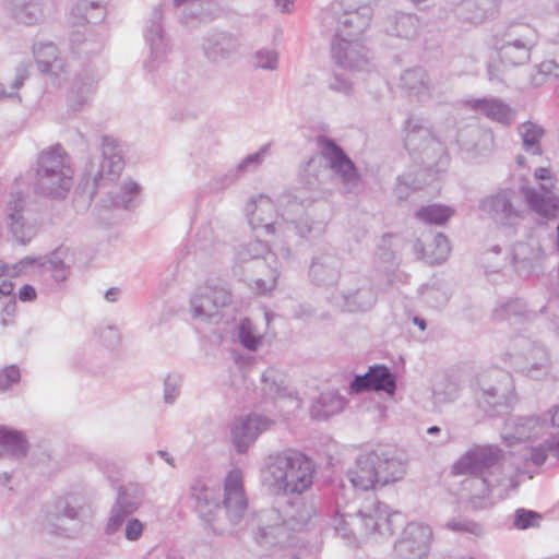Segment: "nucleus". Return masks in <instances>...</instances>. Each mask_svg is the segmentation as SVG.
<instances>
[{
	"label": "nucleus",
	"mask_w": 559,
	"mask_h": 559,
	"mask_svg": "<svg viewBox=\"0 0 559 559\" xmlns=\"http://www.w3.org/2000/svg\"><path fill=\"white\" fill-rule=\"evenodd\" d=\"M454 475H465L462 489L468 492L473 509L480 510L490 504L495 488L504 491L519 485L518 469L509 462L507 454L495 444H475L453 464Z\"/></svg>",
	"instance_id": "obj_1"
},
{
	"label": "nucleus",
	"mask_w": 559,
	"mask_h": 559,
	"mask_svg": "<svg viewBox=\"0 0 559 559\" xmlns=\"http://www.w3.org/2000/svg\"><path fill=\"white\" fill-rule=\"evenodd\" d=\"M189 499L199 518L216 534L233 532L248 510L240 469H233L226 476L222 502L217 491L200 478L191 483Z\"/></svg>",
	"instance_id": "obj_2"
},
{
	"label": "nucleus",
	"mask_w": 559,
	"mask_h": 559,
	"mask_svg": "<svg viewBox=\"0 0 559 559\" xmlns=\"http://www.w3.org/2000/svg\"><path fill=\"white\" fill-rule=\"evenodd\" d=\"M314 472L311 459L299 451L285 449L266 457L263 483L274 495L300 496L311 487Z\"/></svg>",
	"instance_id": "obj_3"
},
{
	"label": "nucleus",
	"mask_w": 559,
	"mask_h": 559,
	"mask_svg": "<svg viewBox=\"0 0 559 559\" xmlns=\"http://www.w3.org/2000/svg\"><path fill=\"white\" fill-rule=\"evenodd\" d=\"M397 512L376 498L367 500L355 514L341 513L332 518L331 525L335 533L349 546H358L364 537L391 536L395 530L394 518Z\"/></svg>",
	"instance_id": "obj_4"
},
{
	"label": "nucleus",
	"mask_w": 559,
	"mask_h": 559,
	"mask_svg": "<svg viewBox=\"0 0 559 559\" xmlns=\"http://www.w3.org/2000/svg\"><path fill=\"white\" fill-rule=\"evenodd\" d=\"M406 474V461L392 449H374L357 455L346 476L360 490H376L399 481Z\"/></svg>",
	"instance_id": "obj_5"
},
{
	"label": "nucleus",
	"mask_w": 559,
	"mask_h": 559,
	"mask_svg": "<svg viewBox=\"0 0 559 559\" xmlns=\"http://www.w3.org/2000/svg\"><path fill=\"white\" fill-rule=\"evenodd\" d=\"M473 391L478 407L489 416L499 414L515 401L512 376L500 368L478 373Z\"/></svg>",
	"instance_id": "obj_6"
},
{
	"label": "nucleus",
	"mask_w": 559,
	"mask_h": 559,
	"mask_svg": "<svg viewBox=\"0 0 559 559\" xmlns=\"http://www.w3.org/2000/svg\"><path fill=\"white\" fill-rule=\"evenodd\" d=\"M36 190L49 197H63L71 187V170L64 150L55 145L43 151L38 157Z\"/></svg>",
	"instance_id": "obj_7"
},
{
	"label": "nucleus",
	"mask_w": 559,
	"mask_h": 559,
	"mask_svg": "<svg viewBox=\"0 0 559 559\" xmlns=\"http://www.w3.org/2000/svg\"><path fill=\"white\" fill-rule=\"evenodd\" d=\"M124 162L119 143L112 136L102 138L100 154L93 155L84 168L86 181L92 180L94 189L115 181L123 170Z\"/></svg>",
	"instance_id": "obj_8"
},
{
	"label": "nucleus",
	"mask_w": 559,
	"mask_h": 559,
	"mask_svg": "<svg viewBox=\"0 0 559 559\" xmlns=\"http://www.w3.org/2000/svg\"><path fill=\"white\" fill-rule=\"evenodd\" d=\"M433 533L429 525L420 522L408 523L394 543L395 559H427Z\"/></svg>",
	"instance_id": "obj_9"
},
{
	"label": "nucleus",
	"mask_w": 559,
	"mask_h": 559,
	"mask_svg": "<svg viewBox=\"0 0 559 559\" xmlns=\"http://www.w3.org/2000/svg\"><path fill=\"white\" fill-rule=\"evenodd\" d=\"M248 223L253 230L263 229L267 235H282L289 217L288 212L280 214L274 202L264 194L252 198L246 205Z\"/></svg>",
	"instance_id": "obj_10"
},
{
	"label": "nucleus",
	"mask_w": 559,
	"mask_h": 559,
	"mask_svg": "<svg viewBox=\"0 0 559 559\" xmlns=\"http://www.w3.org/2000/svg\"><path fill=\"white\" fill-rule=\"evenodd\" d=\"M343 4H333L331 10L325 12L324 21L329 19L335 21V38H359V36L369 27L372 10L370 5L346 7L340 13Z\"/></svg>",
	"instance_id": "obj_11"
},
{
	"label": "nucleus",
	"mask_w": 559,
	"mask_h": 559,
	"mask_svg": "<svg viewBox=\"0 0 559 559\" xmlns=\"http://www.w3.org/2000/svg\"><path fill=\"white\" fill-rule=\"evenodd\" d=\"M230 294L223 287H199L190 300L192 318L201 322L217 323L222 309L230 302Z\"/></svg>",
	"instance_id": "obj_12"
},
{
	"label": "nucleus",
	"mask_w": 559,
	"mask_h": 559,
	"mask_svg": "<svg viewBox=\"0 0 559 559\" xmlns=\"http://www.w3.org/2000/svg\"><path fill=\"white\" fill-rule=\"evenodd\" d=\"M317 141L320 152L331 170L338 177L345 190L347 192L352 191L359 181L355 164L332 139L321 135Z\"/></svg>",
	"instance_id": "obj_13"
},
{
	"label": "nucleus",
	"mask_w": 559,
	"mask_h": 559,
	"mask_svg": "<svg viewBox=\"0 0 559 559\" xmlns=\"http://www.w3.org/2000/svg\"><path fill=\"white\" fill-rule=\"evenodd\" d=\"M163 15L160 7L154 8L144 33L150 47V55L144 61V69L148 73H153L160 68L168 52V44L162 27Z\"/></svg>",
	"instance_id": "obj_14"
},
{
	"label": "nucleus",
	"mask_w": 559,
	"mask_h": 559,
	"mask_svg": "<svg viewBox=\"0 0 559 559\" xmlns=\"http://www.w3.org/2000/svg\"><path fill=\"white\" fill-rule=\"evenodd\" d=\"M258 531L254 535L255 542L269 548L280 545L287 537V525L285 524L284 513L276 508H267L257 513Z\"/></svg>",
	"instance_id": "obj_15"
},
{
	"label": "nucleus",
	"mask_w": 559,
	"mask_h": 559,
	"mask_svg": "<svg viewBox=\"0 0 559 559\" xmlns=\"http://www.w3.org/2000/svg\"><path fill=\"white\" fill-rule=\"evenodd\" d=\"M522 352L515 356V368L532 379H540L549 372L550 356L547 348L531 341H522Z\"/></svg>",
	"instance_id": "obj_16"
},
{
	"label": "nucleus",
	"mask_w": 559,
	"mask_h": 559,
	"mask_svg": "<svg viewBox=\"0 0 559 559\" xmlns=\"http://www.w3.org/2000/svg\"><path fill=\"white\" fill-rule=\"evenodd\" d=\"M343 262L332 248L319 249L311 259L310 280L319 286H333L341 277Z\"/></svg>",
	"instance_id": "obj_17"
},
{
	"label": "nucleus",
	"mask_w": 559,
	"mask_h": 559,
	"mask_svg": "<svg viewBox=\"0 0 559 559\" xmlns=\"http://www.w3.org/2000/svg\"><path fill=\"white\" fill-rule=\"evenodd\" d=\"M497 58H491L487 66V75L490 82L502 83L506 69L527 63L531 52L525 45L519 47L493 44Z\"/></svg>",
	"instance_id": "obj_18"
},
{
	"label": "nucleus",
	"mask_w": 559,
	"mask_h": 559,
	"mask_svg": "<svg viewBox=\"0 0 559 559\" xmlns=\"http://www.w3.org/2000/svg\"><path fill=\"white\" fill-rule=\"evenodd\" d=\"M358 38H335L332 43V56L335 62L349 70H367L369 56Z\"/></svg>",
	"instance_id": "obj_19"
},
{
	"label": "nucleus",
	"mask_w": 559,
	"mask_h": 559,
	"mask_svg": "<svg viewBox=\"0 0 559 559\" xmlns=\"http://www.w3.org/2000/svg\"><path fill=\"white\" fill-rule=\"evenodd\" d=\"M545 258L540 241L531 235L525 241H518L512 247V262L520 276H530Z\"/></svg>",
	"instance_id": "obj_20"
},
{
	"label": "nucleus",
	"mask_w": 559,
	"mask_h": 559,
	"mask_svg": "<svg viewBox=\"0 0 559 559\" xmlns=\"http://www.w3.org/2000/svg\"><path fill=\"white\" fill-rule=\"evenodd\" d=\"M405 132L404 145L411 154L418 153L429 157V151L441 150V143L419 118L409 117L405 121Z\"/></svg>",
	"instance_id": "obj_21"
},
{
	"label": "nucleus",
	"mask_w": 559,
	"mask_h": 559,
	"mask_svg": "<svg viewBox=\"0 0 559 559\" xmlns=\"http://www.w3.org/2000/svg\"><path fill=\"white\" fill-rule=\"evenodd\" d=\"M547 428L546 420L536 416L510 418L506 423L503 439L512 445L516 442L542 438Z\"/></svg>",
	"instance_id": "obj_22"
},
{
	"label": "nucleus",
	"mask_w": 559,
	"mask_h": 559,
	"mask_svg": "<svg viewBox=\"0 0 559 559\" xmlns=\"http://www.w3.org/2000/svg\"><path fill=\"white\" fill-rule=\"evenodd\" d=\"M239 37L226 31H214L203 39V51L213 62L235 58L240 50Z\"/></svg>",
	"instance_id": "obj_23"
},
{
	"label": "nucleus",
	"mask_w": 559,
	"mask_h": 559,
	"mask_svg": "<svg viewBox=\"0 0 559 559\" xmlns=\"http://www.w3.org/2000/svg\"><path fill=\"white\" fill-rule=\"evenodd\" d=\"M350 389L354 392L384 391L386 394L393 395L396 390V379L386 366L374 365L369 367L365 374L356 376L350 382Z\"/></svg>",
	"instance_id": "obj_24"
},
{
	"label": "nucleus",
	"mask_w": 559,
	"mask_h": 559,
	"mask_svg": "<svg viewBox=\"0 0 559 559\" xmlns=\"http://www.w3.org/2000/svg\"><path fill=\"white\" fill-rule=\"evenodd\" d=\"M7 212V226L12 238L20 245H27L36 235V228L24 216V200L20 194H11Z\"/></svg>",
	"instance_id": "obj_25"
},
{
	"label": "nucleus",
	"mask_w": 559,
	"mask_h": 559,
	"mask_svg": "<svg viewBox=\"0 0 559 559\" xmlns=\"http://www.w3.org/2000/svg\"><path fill=\"white\" fill-rule=\"evenodd\" d=\"M272 424V420L258 414H251L239 420L231 430L233 443L237 452L245 453L259 435L267 430Z\"/></svg>",
	"instance_id": "obj_26"
},
{
	"label": "nucleus",
	"mask_w": 559,
	"mask_h": 559,
	"mask_svg": "<svg viewBox=\"0 0 559 559\" xmlns=\"http://www.w3.org/2000/svg\"><path fill=\"white\" fill-rule=\"evenodd\" d=\"M513 191L503 189L487 198L481 203V210L488 214L495 222L501 225H513L520 217L519 211L512 203Z\"/></svg>",
	"instance_id": "obj_27"
},
{
	"label": "nucleus",
	"mask_w": 559,
	"mask_h": 559,
	"mask_svg": "<svg viewBox=\"0 0 559 559\" xmlns=\"http://www.w3.org/2000/svg\"><path fill=\"white\" fill-rule=\"evenodd\" d=\"M466 104L474 111L503 126H510L515 120V110L498 97L473 98L468 99Z\"/></svg>",
	"instance_id": "obj_28"
},
{
	"label": "nucleus",
	"mask_w": 559,
	"mask_h": 559,
	"mask_svg": "<svg viewBox=\"0 0 559 559\" xmlns=\"http://www.w3.org/2000/svg\"><path fill=\"white\" fill-rule=\"evenodd\" d=\"M523 194L528 207L546 219L557 217L559 211V197L551 192L545 183L539 188H523Z\"/></svg>",
	"instance_id": "obj_29"
},
{
	"label": "nucleus",
	"mask_w": 559,
	"mask_h": 559,
	"mask_svg": "<svg viewBox=\"0 0 559 559\" xmlns=\"http://www.w3.org/2000/svg\"><path fill=\"white\" fill-rule=\"evenodd\" d=\"M97 81L96 74L90 70L74 76L67 96L68 107L72 112L84 108L95 92Z\"/></svg>",
	"instance_id": "obj_30"
},
{
	"label": "nucleus",
	"mask_w": 559,
	"mask_h": 559,
	"mask_svg": "<svg viewBox=\"0 0 559 559\" xmlns=\"http://www.w3.org/2000/svg\"><path fill=\"white\" fill-rule=\"evenodd\" d=\"M63 518L71 521L83 522L85 509L82 506H78L73 497L60 498L55 502L53 511L47 513L45 516V527L50 533L59 534V531H63V528L59 526L57 522Z\"/></svg>",
	"instance_id": "obj_31"
},
{
	"label": "nucleus",
	"mask_w": 559,
	"mask_h": 559,
	"mask_svg": "<svg viewBox=\"0 0 559 559\" xmlns=\"http://www.w3.org/2000/svg\"><path fill=\"white\" fill-rule=\"evenodd\" d=\"M423 23L416 14L396 12L384 21V31L388 35L412 40L421 29Z\"/></svg>",
	"instance_id": "obj_32"
},
{
	"label": "nucleus",
	"mask_w": 559,
	"mask_h": 559,
	"mask_svg": "<svg viewBox=\"0 0 559 559\" xmlns=\"http://www.w3.org/2000/svg\"><path fill=\"white\" fill-rule=\"evenodd\" d=\"M538 34L534 27L526 23H513L503 33L496 36L493 44L519 47L525 45L527 50L536 46Z\"/></svg>",
	"instance_id": "obj_33"
},
{
	"label": "nucleus",
	"mask_w": 559,
	"mask_h": 559,
	"mask_svg": "<svg viewBox=\"0 0 559 559\" xmlns=\"http://www.w3.org/2000/svg\"><path fill=\"white\" fill-rule=\"evenodd\" d=\"M317 514L316 506L312 502H306L297 496L294 501L287 503L284 511L285 524L292 530H300L306 526Z\"/></svg>",
	"instance_id": "obj_34"
},
{
	"label": "nucleus",
	"mask_w": 559,
	"mask_h": 559,
	"mask_svg": "<svg viewBox=\"0 0 559 559\" xmlns=\"http://www.w3.org/2000/svg\"><path fill=\"white\" fill-rule=\"evenodd\" d=\"M8 14L19 23L34 25L43 17L39 0H10Z\"/></svg>",
	"instance_id": "obj_35"
},
{
	"label": "nucleus",
	"mask_w": 559,
	"mask_h": 559,
	"mask_svg": "<svg viewBox=\"0 0 559 559\" xmlns=\"http://www.w3.org/2000/svg\"><path fill=\"white\" fill-rule=\"evenodd\" d=\"M401 87L409 95L419 98L430 95V81L425 69L420 67L405 70L401 75Z\"/></svg>",
	"instance_id": "obj_36"
},
{
	"label": "nucleus",
	"mask_w": 559,
	"mask_h": 559,
	"mask_svg": "<svg viewBox=\"0 0 559 559\" xmlns=\"http://www.w3.org/2000/svg\"><path fill=\"white\" fill-rule=\"evenodd\" d=\"M27 453V441L23 433L0 425V457L21 459Z\"/></svg>",
	"instance_id": "obj_37"
},
{
	"label": "nucleus",
	"mask_w": 559,
	"mask_h": 559,
	"mask_svg": "<svg viewBox=\"0 0 559 559\" xmlns=\"http://www.w3.org/2000/svg\"><path fill=\"white\" fill-rule=\"evenodd\" d=\"M345 399L335 391H326L319 395L311 406V416L316 419H326L343 411Z\"/></svg>",
	"instance_id": "obj_38"
},
{
	"label": "nucleus",
	"mask_w": 559,
	"mask_h": 559,
	"mask_svg": "<svg viewBox=\"0 0 559 559\" xmlns=\"http://www.w3.org/2000/svg\"><path fill=\"white\" fill-rule=\"evenodd\" d=\"M145 489L136 483H128L118 488L115 506L129 514L134 513L143 503Z\"/></svg>",
	"instance_id": "obj_39"
},
{
	"label": "nucleus",
	"mask_w": 559,
	"mask_h": 559,
	"mask_svg": "<svg viewBox=\"0 0 559 559\" xmlns=\"http://www.w3.org/2000/svg\"><path fill=\"white\" fill-rule=\"evenodd\" d=\"M428 173L426 169L407 170L396 178L394 194L399 200L407 199L413 192L426 185Z\"/></svg>",
	"instance_id": "obj_40"
},
{
	"label": "nucleus",
	"mask_w": 559,
	"mask_h": 559,
	"mask_svg": "<svg viewBox=\"0 0 559 559\" xmlns=\"http://www.w3.org/2000/svg\"><path fill=\"white\" fill-rule=\"evenodd\" d=\"M69 255V248L59 247L48 257L43 258L40 267H43L45 271L51 272L52 277L57 282H62L67 280L70 273V264L68 262Z\"/></svg>",
	"instance_id": "obj_41"
},
{
	"label": "nucleus",
	"mask_w": 559,
	"mask_h": 559,
	"mask_svg": "<svg viewBox=\"0 0 559 559\" xmlns=\"http://www.w3.org/2000/svg\"><path fill=\"white\" fill-rule=\"evenodd\" d=\"M456 5L457 13L464 19L481 22L495 7V0H451Z\"/></svg>",
	"instance_id": "obj_42"
},
{
	"label": "nucleus",
	"mask_w": 559,
	"mask_h": 559,
	"mask_svg": "<svg viewBox=\"0 0 559 559\" xmlns=\"http://www.w3.org/2000/svg\"><path fill=\"white\" fill-rule=\"evenodd\" d=\"M344 307L350 312L369 310L376 302L377 296L369 286H360L356 290L343 293Z\"/></svg>",
	"instance_id": "obj_43"
},
{
	"label": "nucleus",
	"mask_w": 559,
	"mask_h": 559,
	"mask_svg": "<svg viewBox=\"0 0 559 559\" xmlns=\"http://www.w3.org/2000/svg\"><path fill=\"white\" fill-rule=\"evenodd\" d=\"M527 317L526 304L520 298L509 299L499 304L491 312V319L496 322H520Z\"/></svg>",
	"instance_id": "obj_44"
},
{
	"label": "nucleus",
	"mask_w": 559,
	"mask_h": 559,
	"mask_svg": "<svg viewBox=\"0 0 559 559\" xmlns=\"http://www.w3.org/2000/svg\"><path fill=\"white\" fill-rule=\"evenodd\" d=\"M518 130L522 139L523 150L532 155H540L543 153L540 140L545 134L543 127L532 121H526L521 123Z\"/></svg>",
	"instance_id": "obj_45"
},
{
	"label": "nucleus",
	"mask_w": 559,
	"mask_h": 559,
	"mask_svg": "<svg viewBox=\"0 0 559 559\" xmlns=\"http://www.w3.org/2000/svg\"><path fill=\"white\" fill-rule=\"evenodd\" d=\"M105 15L106 9L98 1L79 0L72 9V16L79 23L96 24L102 22Z\"/></svg>",
	"instance_id": "obj_46"
},
{
	"label": "nucleus",
	"mask_w": 559,
	"mask_h": 559,
	"mask_svg": "<svg viewBox=\"0 0 559 559\" xmlns=\"http://www.w3.org/2000/svg\"><path fill=\"white\" fill-rule=\"evenodd\" d=\"M75 23H78V25L72 31L70 36L71 48L75 52L86 56L90 53L98 52L102 49L103 44L99 40L87 38V27L82 22L79 23L76 20Z\"/></svg>",
	"instance_id": "obj_47"
},
{
	"label": "nucleus",
	"mask_w": 559,
	"mask_h": 559,
	"mask_svg": "<svg viewBox=\"0 0 559 559\" xmlns=\"http://www.w3.org/2000/svg\"><path fill=\"white\" fill-rule=\"evenodd\" d=\"M237 258L241 262L255 259H264L269 265L275 261V255L270 251L269 245L261 240H251L240 246L236 252Z\"/></svg>",
	"instance_id": "obj_48"
},
{
	"label": "nucleus",
	"mask_w": 559,
	"mask_h": 559,
	"mask_svg": "<svg viewBox=\"0 0 559 559\" xmlns=\"http://www.w3.org/2000/svg\"><path fill=\"white\" fill-rule=\"evenodd\" d=\"M459 397V384L448 378L442 377L436 381L432 389V399L436 405L451 403Z\"/></svg>",
	"instance_id": "obj_49"
},
{
	"label": "nucleus",
	"mask_w": 559,
	"mask_h": 559,
	"mask_svg": "<svg viewBox=\"0 0 559 559\" xmlns=\"http://www.w3.org/2000/svg\"><path fill=\"white\" fill-rule=\"evenodd\" d=\"M453 213L454 211L449 206L431 204L419 209L416 212V216L429 224L443 225Z\"/></svg>",
	"instance_id": "obj_50"
},
{
	"label": "nucleus",
	"mask_w": 559,
	"mask_h": 559,
	"mask_svg": "<svg viewBox=\"0 0 559 559\" xmlns=\"http://www.w3.org/2000/svg\"><path fill=\"white\" fill-rule=\"evenodd\" d=\"M543 515L534 510L518 508L511 515L512 527L518 531L537 528L540 526Z\"/></svg>",
	"instance_id": "obj_51"
},
{
	"label": "nucleus",
	"mask_w": 559,
	"mask_h": 559,
	"mask_svg": "<svg viewBox=\"0 0 559 559\" xmlns=\"http://www.w3.org/2000/svg\"><path fill=\"white\" fill-rule=\"evenodd\" d=\"M262 391L269 397H277L282 395L284 388L283 374L274 369H266L261 376Z\"/></svg>",
	"instance_id": "obj_52"
},
{
	"label": "nucleus",
	"mask_w": 559,
	"mask_h": 559,
	"mask_svg": "<svg viewBox=\"0 0 559 559\" xmlns=\"http://www.w3.org/2000/svg\"><path fill=\"white\" fill-rule=\"evenodd\" d=\"M239 342L249 350H257L261 344L262 335L250 319L241 320L238 329Z\"/></svg>",
	"instance_id": "obj_53"
},
{
	"label": "nucleus",
	"mask_w": 559,
	"mask_h": 559,
	"mask_svg": "<svg viewBox=\"0 0 559 559\" xmlns=\"http://www.w3.org/2000/svg\"><path fill=\"white\" fill-rule=\"evenodd\" d=\"M278 62L280 56L275 49L262 48L252 57L253 67L265 71H276Z\"/></svg>",
	"instance_id": "obj_54"
},
{
	"label": "nucleus",
	"mask_w": 559,
	"mask_h": 559,
	"mask_svg": "<svg viewBox=\"0 0 559 559\" xmlns=\"http://www.w3.org/2000/svg\"><path fill=\"white\" fill-rule=\"evenodd\" d=\"M33 53L38 69H48V63L59 57L58 48L52 43H38L33 45Z\"/></svg>",
	"instance_id": "obj_55"
},
{
	"label": "nucleus",
	"mask_w": 559,
	"mask_h": 559,
	"mask_svg": "<svg viewBox=\"0 0 559 559\" xmlns=\"http://www.w3.org/2000/svg\"><path fill=\"white\" fill-rule=\"evenodd\" d=\"M140 190L141 188L136 182L127 181L121 186L119 193L111 199V204L117 207L130 209Z\"/></svg>",
	"instance_id": "obj_56"
},
{
	"label": "nucleus",
	"mask_w": 559,
	"mask_h": 559,
	"mask_svg": "<svg viewBox=\"0 0 559 559\" xmlns=\"http://www.w3.org/2000/svg\"><path fill=\"white\" fill-rule=\"evenodd\" d=\"M445 527L461 534H469L479 537L484 534V526L473 520L457 518L448 521Z\"/></svg>",
	"instance_id": "obj_57"
},
{
	"label": "nucleus",
	"mask_w": 559,
	"mask_h": 559,
	"mask_svg": "<svg viewBox=\"0 0 559 559\" xmlns=\"http://www.w3.org/2000/svg\"><path fill=\"white\" fill-rule=\"evenodd\" d=\"M48 69H39L47 80L55 86H60L67 78L66 61L58 57L48 63Z\"/></svg>",
	"instance_id": "obj_58"
},
{
	"label": "nucleus",
	"mask_w": 559,
	"mask_h": 559,
	"mask_svg": "<svg viewBox=\"0 0 559 559\" xmlns=\"http://www.w3.org/2000/svg\"><path fill=\"white\" fill-rule=\"evenodd\" d=\"M271 144H264L260 147V150L255 153L247 155L236 167V171L240 174L247 170L257 169L266 157Z\"/></svg>",
	"instance_id": "obj_59"
},
{
	"label": "nucleus",
	"mask_w": 559,
	"mask_h": 559,
	"mask_svg": "<svg viewBox=\"0 0 559 559\" xmlns=\"http://www.w3.org/2000/svg\"><path fill=\"white\" fill-rule=\"evenodd\" d=\"M182 379L179 374H168L164 380V402L173 404L180 394Z\"/></svg>",
	"instance_id": "obj_60"
},
{
	"label": "nucleus",
	"mask_w": 559,
	"mask_h": 559,
	"mask_svg": "<svg viewBox=\"0 0 559 559\" xmlns=\"http://www.w3.org/2000/svg\"><path fill=\"white\" fill-rule=\"evenodd\" d=\"M129 515H130L129 513H127L126 511L119 509L118 507H116L114 504L111 508L110 516H109L108 522L105 527V533L107 535L116 534L121 528V526L126 522V519Z\"/></svg>",
	"instance_id": "obj_61"
},
{
	"label": "nucleus",
	"mask_w": 559,
	"mask_h": 559,
	"mask_svg": "<svg viewBox=\"0 0 559 559\" xmlns=\"http://www.w3.org/2000/svg\"><path fill=\"white\" fill-rule=\"evenodd\" d=\"M21 379V372L17 366L10 365L0 371V392H5L11 385L17 383Z\"/></svg>",
	"instance_id": "obj_62"
},
{
	"label": "nucleus",
	"mask_w": 559,
	"mask_h": 559,
	"mask_svg": "<svg viewBox=\"0 0 559 559\" xmlns=\"http://www.w3.org/2000/svg\"><path fill=\"white\" fill-rule=\"evenodd\" d=\"M96 333L107 346L116 345L120 338L119 330L115 325H99Z\"/></svg>",
	"instance_id": "obj_63"
},
{
	"label": "nucleus",
	"mask_w": 559,
	"mask_h": 559,
	"mask_svg": "<svg viewBox=\"0 0 559 559\" xmlns=\"http://www.w3.org/2000/svg\"><path fill=\"white\" fill-rule=\"evenodd\" d=\"M540 311L551 314L554 330L559 334V296L549 298L546 306L540 308Z\"/></svg>",
	"instance_id": "obj_64"
}]
</instances>
